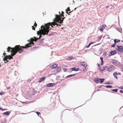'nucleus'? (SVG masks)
<instances>
[{
  "label": "nucleus",
  "mask_w": 123,
  "mask_h": 123,
  "mask_svg": "<svg viewBox=\"0 0 123 123\" xmlns=\"http://www.w3.org/2000/svg\"><path fill=\"white\" fill-rule=\"evenodd\" d=\"M34 38H31L30 39V42L28 43H27L25 45V46H20L19 45H16L14 47L12 48L10 47H8V51H10V49H11V51L13 53L12 54V56H14L18 52L19 53H21L23 52L24 49H22L23 48L26 49L27 48L30 47L31 46V45H34V43L33 42L34 41H36L38 38L34 37Z\"/></svg>",
  "instance_id": "1"
},
{
  "label": "nucleus",
  "mask_w": 123,
  "mask_h": 123,
  "mask_svg": "<svg viewBox=\"0 0 123 123\" xmlns=\"http://www.w3.org/2000/svg\"><path fill=\"white\" fill-rule=\"evenodd\" d=\"M44 25L45 26L42 25L41 27L42 29L37 31V34L38 35H39V34H43V35L48 34L49 30L51 29H49L50 27L49 26L51 25V23L49 22L47 24H44Z\"/></svg>",
  "instance_id": "2"
},
{
  "label": "nucleus",
  "mask_w": 123,
  "mask_h": 123,
  "mask_svg": "<svg viewBox=\"0 0 123 123\" xmlns=\"http://www.w3.org/2000/svg\"><path fill=\"white\" fill-rule=\"evenodd\" d=\"M8 48V47L7 48V52H11V55H8L6 56H5V57L3 58V60L5 61V62L6 63L9 61V60L8 61L7 60H8L9 59H11L12 58V56H13L12 55V54L13 53L12 52L11 49H10L9 50H10L9 51V52L8 51H7Z\"/></svg>",
  "instance_id": "3"
},
{
  "label": "nucleus",
  "mask_w": 123,
  "mask_h": 123,
  "mask_svg": "<svg viewBox=\"0 0 123 123\" xmlns=\"http://www.w3.org/2000/svg\"><path fill=\"white\" fill-rule=\"evenodd\" d=\"M56 17L54 19L53 21L54 22H59L60 20H61L62 17L63 16L62 15H61L59 16L58 15H55Z\"/></svg>",
  "instance_id": "4"
},
{
  "label": "nucleus",
  "mask_w": 123,
  "mask_h": 123,
  "mask_svg": "<svg viewBox=\"0 0 123 123\" xmlns=\"http://www.w3.org/2000/svg\"><path fill=\"white\" fill-rule=\"evenodd\" d=\"M115 68V67L112 65H111L110 67L107 68V70L109 72L111 71L114 70Z\"/></svg>",
  "instance_id": "5"
},
{
  "label": "nucleus",
  "mask_w": 123,
  "mask_h": 123,
  "mask_svg": "<svg viewBox=\"0 0 123 123\" xmlns=\"http://www.w3.org/2000/svg\"><path fill=\"white\" fill-rule=\"evenodd\" d=\"M117 47L118 49V50L121 52L123 53V47L122 46H120L117 45Z\"/></svg>",
  "instance_id": "6"
},
{
  "label": "nucleus",
  "mask_w": 123,
  "mask_h": 123,
  "mask_svg": "<svg viewBox=\"0 0 123 123\" xmlns=\"http://www.w3.org/2000/svg\"><path fill=\"white\" fill-rule=\"evenodd\" d=\"M58 66V65L56 64H55L53 65H51L50 67V68L51 69H53L54 68H55L57 67Z\"/></svg>",
  "instance_id": "7"
},
{
  "label": "nucleus",
  "mask_w": 123,
  "mask_h": 123,
  "mask_svg": "<svg viewBox=\"0 0 123 123\" xmlns=\"http://www.w3.org/2000/svg\"><path fill=\"white\" fill-rule=\"evenodd\" d=\"M55 84L54 83H49L47 84V87H52L54 86Z\"/></svg>",
  "instance_id": "8"
},
{
  "label": "nucleus",
  "mask_w": 123,
  "mask_h": 123,
  "mask_svg": "<svg viewBox=\"0 0 123 123\" xmlns=\"http://www.w3.org/2000/svg\"><path fill=\"white\" fill-rule=\"evenodd\" d=\"M116 53V51L115 50H114L110 52V54H109V56H111V55H113Z\"/></svg>",
  "instance_id": "9"
},
{
  "label": "nucleus",
  "mask_w": 123,
  "mask_h": 123,
  "mask_svg": "<svg viewBox=\"0 0 123 123\" xmlns=\"http://www.w3.org/2000/svg\"><path fill=\"white\" fill-rule=\"evenodd\" d=\"M80 64L81 65L83 66L86 69H87V65L85 62H81Z\"/></svg>",
  "instance_id": "10"
},
{
  "label": "nucleus",
  "mask_w": 123,
  "mask_h": 123,
  "mask_svg": "<svg viewBox=\"0 0 123 123\" xmlns=\"http://www.w3.org/2000/svg\"><path fill=\"white\" fill-rule=\"evenodd\" d=\"M56 22H53L51 23V25L52 24L54 26H55V25H56L57 26H61V25L59 23L57 24L56 23Z\"/></svg>",
  "instance_id": "11"
},
{
  "label": "nucleus",
  "mask_w": 123,
  "mask_h": 123,
  "mask_svg": "<svg viewBox=\"0 0 123 123\" xmlns=\"http://www.w3.org/2000/svg\"><path fill=\"white\" fill-rule=\"evenodd\" d=\"M94 81L95 82L97 83H100V78H96L95 79Z\"/></svg>",
  "instance_id": "12"
},
{
  "label": "nucleus",
  "mask_w": 123,
  "mask_h": 123,
  "mask_svg": "<svg viewBox=\"0 0 123 123\" xmlns=\"http://www.w3.org/2000/svg\"><path fill=\"white\" fill-rule=\"evenodd\" d=\"M102 27L100 29V30L101 31H102L103 29H104L105 27L106 26V25H102Z\"/></svg>",
  "instance_id": "13"
},
{
  "label": "nucleus",
  "mask_w": 123,
  "mask_h": 123,
  "mask_svg": "<svg viewBox=\"0 0 123 123\" xmlns=\"http://www.w3.org/2000/svg\"><path fill=\"white\" fill-rule=\"evenodd\" d=\"M118 61L115 60L112 61V63L114 65H117L118 64Z\"/></svg>",
  "instance_id": "14"
},
{
  "label": "nucleus",
  "mask_w": 123,
  "mask_h": 123,
  "mask_svg": "<svg viewBox=\"0 0 123 123\" xmlns=\"http://www.w3.org/2000/svg\"><path fill=\"white\" fill-rule=\"evenodd\" d=\"M45 78H46L45 77H42V78H40L39 79V81H38L40 83V82H42L43 80H44Z\"/></svg>",
  "instance_id": "15"
},
{
  "label": "nucleus",
  "mask_w": 123,
  "mask_h": 123,
  "mask_svg": "<svg viewBox=\"0 0 123 123\" xmlns=\"http://www.w3.org/2000/svg\"><path fill=\"white\" fill-rule=\"evenodd\" d=\"M72 70L73 71H78L79 70V68H76L75 67L72 68Z\"/></svg>",
  "instance_id": "16"
},
{
  "label": "nucleus",
  "mask_w": 123,
  "mask_h": 123,
  "mask_svg": "<svg viewBox=\"0 0 123 123\" xmlns=\"http://www.w3.org/2000/svg\"><path fill=\"white\" fill-rule=\"evenodd\" d=\"M113 75L114 76V77L116 78V79H117L118 78L117 77V72H115L113 74Z\"/></svg>",
  "instance_id": "17"
},
{
  "label": "nucleus",
  "mask_w": 123,
  "mask_h": 123,
  "mask_svg": "<svg viewBox=\"0 0 123 123\" xmlns=\"http://www.w3.org/2000/svg\"><path fill=\"white\" fill-rule=\"evenodd\" d=\"M10 113V112L9 111H7L6 112L3 113V114L6 115H9Z\"/></svg>",
  "instance_id": "18"
},
{
  "label": "nucleus",
  "mask_w": 123,
  "mask_h": 123,
  "mask_svg": "<svg viewBox=\"0 0 123 123\" xmlns=\"http://www.w3.org/2000/svg\"><path fill=\"white\" fill-rule=\"evenodd\" d=\"M66 12L67 13V14H69L68 13V11H70V8H69V7H68V8H67V9H66ZM71 12L70 11V12H69V13H71Z\"/></svg>",
  "instance_id": "19"
},
{
  "label": "nucleus",
  "mask_w": 123,
  "mask_h": 123,
  "mask_svg": "<svg viewBox=\"0 0 123 123\" xmlns=\"http://www.w3.org/2000/svg\"><path fill=\"white\" fill-rule=\"evenodd\" d=\"M98 69L101 72L104 71L105 70V69L104 67H103V68L102 69H101L100 68H99Z\"/></svg>",
  "instance_id": "20"
},
{
  "label": "nucleus",
  "mask_w": 123,
  "mask_h": 123,
  "mask_svg": "<svg viewBox=\"0 0 123 123\" xmlns=\"http://www.w3.org/2000/svg\"><path fill=\"white\" fill-rule=\"evenodd\" d=\"M114 43L116 44V43H117L119 42H120V41L119 39L117 40V39H115L114 40Z\"/></svg>",
  "instance_id": "21"
},
{
  "label": "nucleus",
  "mask_w": 123,
  "mask_h": 123,
  "mask_svg": "<svg viewBox=\"0 0 123 123\" xmlns=\"http://www.w3.org/2000/svg\"><path fill=\"white\" fill-rule=\"evenodd\" d=\"M104 80V79H100V83H102Z\"/></svg>",
  "instance_id": "22"
},
{
  "label": "nucleus",
  "mask_w": 123,
  "mask_h": 123,
  "mask_svg": "<svg viewBox=\"0 0 123 123\" xmlns=\"http://www.w3.org/2000/svg\"><path fill=\"white\" fill-rule=\"evenodd\" d=\"M100 59L101 60V65H102L103 63V58L102 57H100Z\"/></svg>",
  "instance_id": "23"
},
{
  "label": "nucleus",
  "mask_w": 123,
  "mask_h": 123,
  "mask_svg": "<svg viewBox=\"0 0 123 123\" xmlns=\"http://www.w3.org/2000/svg\"><path fill=\"white\" fill-rule=\"evenodd\" d=\"M56 70H57V71L58 72H60L61 70V67H58L57 69H56Z\"/></svg>",
  "instance_id": "24"
},
{
  "label": "nucleus",
  "mask_w": 123,
  "mask_h": 123,
  "mask_svg": "<svg viewBox=\"0 0 123 123\" xmlns=\"http://www.w3.org/2000/svg\"><path fill=\"white\" fill-rule=\"evenodd\" d=\"M75 74H71V75H68L67 76V77H71L72 76H75Z\"/></svg>",
  "instance_id": "25"
},
{
  "label": "nucleus",
  "mask_w": 123,
  "mask_h": 123,
  "mask_svg": "<svg viewBox=\"0 0 123 123\" xmlns=\"http://www.w3.org/2000/svg\"><path fill=\"white\" fill-rule=\"evenodd\" d=\"M105 87L107 88H112V86H111L110 85H107L106 86H105Z\"/></svg>",
  "instance_id": "26"
},
{
  "label": "nucleus",
  "mask_w": 123,
  "mask_h": 123,
  "mask_svg": "<svg viewBox=\"0 0 123 123\" xmlns=\"http://www.w3.org/2000/svg\"><path fill=\"white\" fill-rule=\"evenodd\" d=\"M111 90L114 92H117L118 89H112Z\"/></svg>",
  "instance_id": "27"
},
{
  "label": "nucleus",
  "mask_w": 123,
  "mask_h": 123,
  "mask_svg": "<svg viewBox=\"0 0 123 123\" xmlns=\"http://www.w3.org/2000/svg\"><path fill=\"white\" fill-rule=\"evenodd\" d=\"M63 20H60V21L58 22L59 23H60V24H62L63 23Z\"/></svg>",
  "instance_id": "28"
},
{
  "label": "nucleus",
  "mask_w": 123,
  "mask_h": 123,
  "mask_svg": "<svg viewBox=\"0 0 123 123\" xmlns=\"http://www.w3.org/2000/svg\"><path fill=\"white\" fill-rule=\"evenodd\" d=\"M116 43H114L111 45V47H114L115 46Z\"/></svg>",
  "instance_id": "29"
},
{
  "label": "nucleus",
  "mask_w": 123,
  "mask_h": 123,
  "mask_svg": "<svg viewBox=\"0 0 123 123\" xmlns=\"http://www.w3.org/2000/svg\"><path fill=\"white\" fill-rule=\"evenodd\" d=\"M73 57L72 56H69V57L68 59L70 60H71L73 58Z\"/></svg>",
  "instance_id": "30"
},
{
  "label": "nucleus",
  "mask_w": 123,
  "mask_h": 123,
  "mask_svg": "<svg viewBox=\"0 0 123 123\" xmlns=\"http://www.w3.org/2000/svg\"><path fill=\"white\" fill-rule=\"evenodd\" d=\"M36 113H37L38 116H39V115L40 114V113L38 111H36Z\"/></svg>",
  "instance_id": "31"
},
{
  "label": "nucleus",
  "mask_w": 123,
  "mask_h": 123,
  "mask_svg": "<svg viewBox=\"0 0 123 123\" xmlns=\"http://www.w3.org/2000/svg\"><path fill=\"white\" fill-rule=\"evenodd\" d=\"M62 14H61V15H62V16H63V17H64V15H63V14L64 13V12H63L62 11Z\"/></svg>",
  "instance_id": "32"
},
{
  "label": "nucleus",
  "mask_w": 123,
  "mask_h": 123,
  "mask_svg": "<svg viewBox=\"0 0 123 123\" xmlns=\"http://www.w3.org/2000/svg\"><path fill=\"white\" fill-rule=\"evenodd\" d=\"M35 23L34 24V26H35L36 27L37 26V24L36 23V22L35 21Z\"/></svg>",
  "instance_id": "33"
},
{
  "label": "nucleus",
  "mask_w": 123,
  "mask_h": 123,
  "mask_svg": "<svg viewBox=\"0 0 123 123\" xmlns=\"http://www.w3.org/2000/svg\"><path fill=\"white\" fill-rule=\"evenodd\" d=\"M32 30H35V27L33 26H32Z\"/></svg>",
  "instance_id": "34"
},
{
  "label": "nucleus",
  "mask_w": 123,
  "mask_h": 123,
  "mask_svg": "<svg viewBox=\"0 0 123 123\" xmlns=\"http://www.w3.org/2000/svg\"><path fill=\"white\" fill-rule=\"evenodd\" d=\"M90 45H91V43H89V44L87 46H86V47L87 48H89V47L90 46Z\"/></svg>",
  "instance_id": "35"
},
{
  "label": "nucleus",
  "mask_w": 123,
  "mask_h": 123,
  "mask_svg": "<svg viewBox=\"0 0 123 123\" xmlns=\"http://www.w3.org/2000/svg\"><path fill=\"white\" fill-rule=\"evenodd\" d=\"M4 93L3 92H0V95H3Z\"/></svg>",
  "instance_id": "36"
},
{
  "label": "nucleus",
  "mask_w": 123,
  "mask_h": 123,
  "mask_svg": "<svg viewBox=\"0 0 123 123\" xmlns=\"http://www.w3.org/2000/svg\"><path fill=\"white\" fill-rule=\"evenodd\" d=\"M0 110H3V111H4V110H6V109H2L1 108H0Z\"/></svg>",
  "instance_id": "37"
},
{
  "label": "nucleus",
  "mask_w": 123,
  "mask_h": 123,
  "mask_svg": "<svg viewBox=\"0 0 123 123\" xmlns=\"http://www.w3.org/2000/svg\"><path fill=\"white\" fill-rule=\"evenodd\" d=\"M117 75H121V73H117Z\"/></svg>",
  "instance_id": "38"
},
{
  "label": "nucleus",
  "mask_w": 123,
  "mask_h": 123,
  "mask_svg": "<svg viewBox=\"0 0 123 123\" xmlns=\"http://www.w3.org/2000/svg\"><path fill=\"white\" fill-rule=\"evenodd\" d=\"M106 52H104V55H106Z\"/></svg>",
  "instance_id": "39"
},
{
  "label": "nucleus",
  "mask_w": 123,
  "mask_h": 123,
  "mask_svg": "<svg viewBox=\"0 0 123 123\" xmlns=\"http://www.w3.org/2000/svg\"><path fill=\"white\" fill-rule=\"evenodd\" d=\"M40 35H39V37L38 38L39 39H40V38L41 37V35L42 34H40Z\"/></svg>",
  "instance_id": "40"
},
{
  "label": "nucleus",
  "mask_w": 123,
  "mask_h": 123,
  "mask_svg": "<svg viewBox=\"0 0 123 123\" xmlns=\"http://www.w3.org/2000/svg\"><path fill=\"white\" fill-rule=\"evenodd\" d=\"M120 92L121 93H123V91L122 90H120Z\"/></svg>",
  "instance_id": "41"
},
{
  "label": "nucleus",
  "mask_w": 123,
  "mask_h": 123,
  "mask_svg": "<svg viewBox=\"0 0 123 123\" xmlns=\"http://www.w3.org/2000/svg\"><path fill=\"white\" fill-rule=\"evenodd\" d=\"M3 55L4 56H5L6 55V53H4L3 54Z\"/></svg>",
  "instance_id": "42"
},
{
  "label": "nucleus",
  "mask_w": 123,
  "mask_h": 123,
  "mask_svg": "<svg viewBox=\"0 0 123 123\" xmlns=\"http://www.w3.org/2000/svg\"><path fill=\"white\" fill-rule=\"evenodd\" d=\"M10 88V87H7V89H9Z\"/></svg>",
  "instance_id": "43"
},
{
  "label": "nucleus",
  "mask_w": 123,
  "mask_h": 123,
  "mask_svg": "<svg viewBox=\"0 0 123 123\" xmlns=\"http://www.w3.org/2000/svg\"><path fill=\"white\" fill-rule=\"evenodd\" d=\"M65 18V17H63V18H62V20H63Z\"/></svg>",
  "instance_id": "44"
},
{
  "label": "nucleus",
  "mask_w": 123,
  "mask_h": 123,
  "mask_svg": "<svg viewBox=\"0 0 123 123\" xmlns=\"http://www.w3.org/2000/svg\"><path fill=\"white\" fill-rule=\"evenodd\" d=\"M109 7V6H106V8H108V7Z\"/></svg>",
  "instance_id": "45"
},
{
  "label": "nucleus",
  "mask_w": 123,
  "mask_h": 123,
  "mask_svg": "<svg viewBox=\"0 0 123 123\" xmlns=\"http://www.w3.org/2000/svg\"><path fill=\"white\" fill-rule=\"evenodd\" d=\"M93 43L91 42V43H91V45L92 44H93Z\"/></svg>",
  "instance_id": "46"
},
{
  "label": "nucleus",
  "mask_w": 123,
  "mask_h": 123,
  "mask_svg": "<svg viewBox=\"0 0 123 123\" xmlns=\"http://www.w3.org/2000/svg\"><path fill=\"white\" fill-rule=\"evenodd\" d=\"M52 25H53L51 24V25L50 26H51L52 27H53V26H52Z\"/></svg>",
  "instance_id": "47"
},
{
  "label": "nucleus",
  "mask_w": 123,
  "mask_h": 123,
  "mask_svg": "<svg viewBox=\"0 0 123 123\" xmlns=\"http://www.w3.org/2000/svg\"><path fill=\"white\" fill-rule=\"evenodd\" d=\"M98 66L100 68V65L99 64L98 65Z\"/></svg>",
  "instance_id": "48"
},
{
  "label": "nucleus",
  "mask_w": 123,
  "mask_h": 123,
  "mask_svg": "<svg viewBox=\"0 0 123 123\" xmlns=\"http://www.w3.org/2000/svg\"><path fill=\"white\" fill-rule=\"evenodd\" d=\"M121 89H123V87H121Z\"/></svg>",
  "instance_id": "49"
},
{
  "label": "nucleus",
  "mask_w": 123,
  "mask_h": 123,
  "mask_svg": "<svg viewBox=\"0 0 123 123\" xmlns=\"http://www.w3.org/2000/svg\"><path fill=\"white\" fill-rule=\"evenodd\" d=\"M99 39H101V37H99Z\"/></svg>",
  "instance_id": "50"
},
{
  "label": "nucleus",
  "mask_w": 123,
  "mask_h": 123,
  "mask_svg": "<svg viewBox=\"0 0 123 123\" xmlns=\"http://www.w3.org/2000/svg\"><path fill=\"white\" fill-rule=\"evenodd\" d=\"M122 71L123 72V68L122 69Z\"/></svg>",
  "instance_id": "51"
},
{
  "label": "nucleus",
  "mask_w": 123,
  "mask_h": 123,
  "mask_svg": "<svg viewBox=\"0 0 123 123\" xmlns=\"http://www.w3.org/2000/svg\"><path fill=\"white\" fill-rule=\"evenodd\" d=\"M98 91H99V89H98Z\"/></svg>",
  "instance_id": "52"
},
{
  "label": "nucleus",
  "mask_w": 123,
  "mask_h": 123,
  "mask_svg": "<svg viewBox=\"0 0 123 123\" xmlns=\"http://www.w3.org/2000/svg\"><path fill=\"white\" fill-rule=\"evenodd\" d=\"M76 9V8L75 9V10Z\"/></svg>",
  "instance_id": "53"
}]
</instances>
